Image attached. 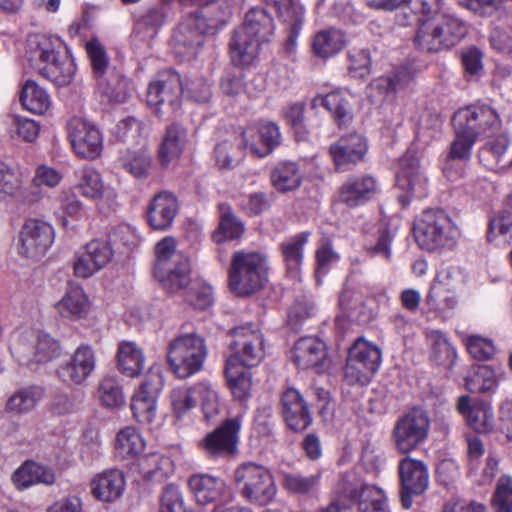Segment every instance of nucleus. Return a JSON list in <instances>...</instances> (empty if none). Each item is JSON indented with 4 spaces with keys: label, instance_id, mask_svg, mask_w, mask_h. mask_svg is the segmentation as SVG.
Wrapping results in <instances>:
<instances>
[{
    "label": "nucleus",
    "instance_id": "1",
    "mask_svg": "<svg viewBox=\"0 0 512 512\" xmlns=\"http://www.w3.org/2000/svg\"><path fill=\"white\" fill-rule=\"evenodd\" d=\"M231 4L226 0H209L187 17L174 34L177 53L196 56L205 34H214L231 16Z\"/></svg>",
    "mask_w": 512,
    "mask_h": 512
},
{
    "label": "nucleus",
    "instance_id": "2",
    "mask_svg": "<svg viewBox=\"0 0 512 512\" xmlns=\"http://www.w3.org/2000/svg\"><path fill=\"white\" fill-rule=\"evenodd\" d=\"M274 22L263 8H253L246 13L242 26L237 28L230 41V57L236 66H249L256 59L260 44L270 40Z\"/></svg>",
    "mask_w": 512,
    "mask_h": 512
},
{
    "label": "nucleus",
    "instance_id": "3",
    "mask_svg": "<svg viewBox=\"0 0 512 512\" xmlns=\"http://www.w3.org/2000/svg\"><path fill=\"white\" fill-rule=\"evenodd\" d=\"M59 42L44 34H31L27 38L26 56L30 66L57 85L71 82L75 74L73 60L57 51Z\"/></svg>",
    "mask_w": 512,
    "mask_h": 512
},
{
    "label": "nucleus",
    "instance_id": "4",
    "mask_svg": "<svg viewBox=\"0 0 512 512\" xmlns=\"http://www.w3.org/2000/svg\"><path fill=\"white\" fill-rule=\"evenodd\" d=\"M154 276L168 293L185 289L191 282V266L187 256L176 249L172 237H165L155 246Z\"/></svg>",
    "mask_w": 512,
    "mask_h": 512
},
{
    "label": "nucleus",
    "instance_id": "5",
    "mask_svg": "<svg viewBox=\"0 0 512 512\" xmlns=\"http://www.w3.org/2000/svg\"><path fill=\"white\" fill-rule=\"evenodd\" d=\"M413 235L419 247L436 251L453 248L460 230L445 211L428 209L414 221Z\"/></svg>",
    "mask_w": 512,
    "mask_h": 512
},
{
    "label": "nucleus",
    "instance_id": "6",
    "mask_svg": "<svg viewBox=\"0 0 512 512\" xmlns=\"http://www.w3.org/2000/svg\"><path fill=\"white\" fill-rule=\"evenodd\" d=\"M267 258L258 252L237 251L229 268V287L239 297L260 291L268 282Z\"/></svg>",
    "mask_w": 512,
    "mask_h": 512
},
{
    "label": "nucleus",
    "instance_id": "7",
    "mask_svg": "<svg viewBox=\"0 0 512 512\" xmlns=\"http://www.w3.org/2000/svg\"><path fill=\"white\" fill-rule=\"evenodd\" d=\"M234 482L240 496L255 505H267L273 501L277 487L273 475L265 466L244 462L234 470Z\"/></svg>",
    "mask_w": 512,
    "mask_h": 512
},
{
    "label": "nucleus",
    "instance_id": "8",
    "mask_svg": "<svg viewBox=\"0 0 512 512\" xmlns=\"http://www.w3.org/2000/svg\"><path fill=\"white\" fill-rule=\"evenodd\" d=\"M466 24L450 14H442L437 21L420 24L415 36L417 47L426 52H439L458 44L467 34Z\"/></svg>",
    "mask_w": 512,
    "mask_h": 512
},
{
    "label": "nucleus",
    "instance_id": "9",
    "mask_svg": "<svg viewBox=\"0 0 512 512\" xmlns=\"http://www.w3.org/2000/svg\"><path fill=\"white\" fill-rule=\"evenodd\" d=\"M430 426L429 413L421 407H413L400 415L391 431L396 451L407 455L417 450L428 439Z\"/></svg>",
    "mask_w": 512,
    "mask_h": 512
},
{
    "label": "nucleus",
    "instance_id": "10",
    "mask_svg": "<svg viewBox=\"0 0 512 512\" xmlns=\"http://www.w3.org/2000/svg\"><path fill=\"white\" fill-rule=\"evenodd\" d=\"M85 47L99 92L108 101L124 102L127 79L110 68L104 46L97 39H92L86 43Z\"/></svg>",
    "mask_w": 512,
    "mask_h": 512
},
{
    "label": "nucleus",
    "instance_id": "11",
    "mask_svg": "<svg viewBox=\"0 0 512 512\" xmlns=\"http://www.w3.org/2000/svg\"><path fill=\"white\" fill-rule=\"evenodd\" d=\"M206 356L204 339L191 333L170 342L167 358L174 373L179 378H187L201 370Z\"/></svg>",
    "mask_w": 512,
    "mask_h": 512
},
{
    "label": "nucleus",
    "instance_id": "12",
    "mask_svg": "<svg viewBox=\"0 0 512 512\" xmlns=\"http://www.w3.org/2000/svg\"><path fill=\"white\" fill-rule=\"evenodd\" d=\"M232 354L228 363L246 368L258 366L265 357V338L261 329L252 323L235 327L230 332Z\"/></svg>",
    "mask_w": 512,
    "mask_h": 512
},
{
    "label": "nucleus",
    "instance_id": "13",
    "mask_svg": "<svg viewBox=\"0 0 512 512\" xmlns=\"http://www.w3.org/2000/svg\"><path fill=\"white\" fill-rule=\"evenodd\" d=\"M54 236L50 223L34 218L26 220L19 233V255L31 260L40 259L53 244Z\"/></svg>",
    "mask_w": 512,
    "mask_h": 512
},
{
    "label": "nucleus",
    "instance_id": "14",
    "mask_svg": "<svg viewBox=\"0 0 512 512\" xmlns=\"http://www.w3.org/2000/svg\"><path fill=\"white\" fill-rule=\"evenodd\" d=\"M398 475L401 504L405 509H409L413 503L412 498L422 495L428 489L429 470L424 461L407 454L398 463Z\"/></svg>",
    "mask_w": 512,
    "mask_h": 512
},
{
    "label": "nucleus",
    "instance_id": "15",
    "mask_svg": "<svg viewBox=\"0 0 512 512\" xmlns=\"http://www.w3.org/2000/svg\"><path fill=\"white\" fill-rule=\"evenodd\" d=\"M163 384L159 369L151 367L131 400L133 416L139 423L151 424L155 420L157 398Z\"/></svg>",
    "mask_w": 512,
    "mask_h": 512
},
{
    "label": "nucleus",
    "instance_id": "16",
    "mask_svg": "<svg viewBox=\"0 0 512 512\" xmlns=\"http://www.w3.org/2000/svg\"><path fill=\"white\" fill-rule=\"evenodd\" d=\"M428 313L443 321L452 318L459 305L455 287L451 284V272L440 273L432 282L425 297Z\"/></svg>",
    "mask_w": 512,
    "mask_h": 512
},
{
    "label": "nucleus",
    "instance_id": "17",
    "mask_svg": "<svg viewBox=\"0 0 512 512\" xmlns=\"http://www.w3.org/2000/svg\"><path fill=\"white\" fill-rule=\"evenodd\" d=\"M183 84L179 74L173 70H164L157 74L148 87L147 103L159 112L161 106L172 111L180 106Z\"/></svg>",
    "mask_w": 512,
    "mask_h": 512
},
{
    "label": "nucleus",
    "instance_id": "18",
    "mask_svg": "<svg viewBox=\"0 0 512 512\" xmlns=\"http://www.w3.org/2000/svg\"><path fill=\"white\" fill-rule=\"evenodd\" d=\"M68 136L79 157L92 160L100 156L103 138L94 124L81 118H72L68 122Z\"/></svg>",
    "mask_w": 512,
    "mask_h": 512
},
{
    "label": "nucleus",
    "instance_id": "19",
    "mask_svg": "<svg viewBox=\"0 0 512 512\" xmlns=\"http://www.w3.org/2000/svg\"><path fill=\"white\" fill-rule=\"evenodd\" d=\"M241 428L239 417L226 420L221 426L208 433L200 442L204 453L212 458L226 457L237 450L238 433Z\"/></svg>",
    "mask_w": 512,
    "mask_h": 512
},
{
    "label": "nucleus",
    "instance_id": "20",
    "mask_svg": "<svg viewBox=\"0 0 512 512\" xmlns=\"http://www.w3.org/2000/svg\"><path fill=\"white\" fill-rule=\"evenodd\" d=\"M453 123L462 125L475 138L499 129L501 120L495 109L487 105L469 106L454 114Z\"/></svg>",
    "mask_w": 512,
    "mask_h": 512
},
{
    "label": "nucleus",
    "instance_id": "21",
    "mask_svg": "<svg viewBox=\"0 0 512 512\" xmlns=\"http://www.w3.org/2000/svg\"><path fill=\"white\" fill-rule=\"evenodd\" d=\"M96 357L89 345H80L70 358L61 364L57 375L66 384L81 385L95 369Z\"/></svg>",
    "mask_w": 512,
    "mask_h": 512
},
{
    "label": "nucleus",
    "instance_id": "22",
    "mask_svg": "<svg viewBox=\"0 0 512 512\" xmlns=\"http://www.w3.org/2000/svg\"><path fill=\"white\" fill-rule=\"evenodd\" d=\"M113 251L107 241L95 239L86 244L84 251L75 256L74 274L89 278L105 267L112 259Z\"/></svg>",
    "mask_w": 512,
    "mask_h": 512
},
{
    "label": "nucleus",
    "instance_id": "23",
    "mask_svg": "<svg viewBox=\"0 0 512 512\" xmlns=\"http://www.w3.org/2000/svg\"><path fill=\"white\" fill-rule=\"evenodd\" d=\"M293 358L302 369H314L317 373L324 372L329 366L325 343L316 337H302L294 345Z\"/></svg>",
    "mask_w": 512,
    "mask_h": 512
},
{
    "label": "nucleus",
    "instance_id": "24",
    "mask_svg": "<svg viewBox=\"0 0 512 512\" xmlns=\"http://www.w3.org/2000/svg\"><path fill=\"white\" fill-rule=\"evenodd\" d=\"M366 152V142L364 138L357 133L342 136L329 148V153L336 169L339 171L350 170L356 163L363 159Z\"/></svg>",
    "mask_w": 512,
    "mask_h": 512
},
{
    "label": "nucleus",
    "instance_id": "25",
    "mask_svg": "<svg viewBox=\"0 0 512 512\" xmlns=\"http://www.w3.org/2000/svg\"><path fill=\"white\" fill-rule=\"evenodd\" d=\"M378 191L377 180L371 175H354L347 178L339 189V201L355 208L371 200Z\"/></svg>",
    "mask_w": 512,
    "mask_h": 512
},
{
    "label": "nucleus",
    "instance_id": "26",
    "mask_svg": "<svg viewBox=\"0 0 512 512\" xmlns=\"http://www.w3.org/2000/svg\"><path fill=\"white\" fill-rule=\"evenodd\" d=\"M457 410L465 417L467 424L478 433H487L494 427L493 409L486 401H472L469 396L463 395L458 399Z\"/></svg>",
    "mask_w": 512,
    "mask_h": 512
},
{
    "label": "nucleus",
    "instance_id": "27",
    "mask_svg": "<svg viewBox=\"0 0 512 512\" xmlns=\"http://www.w3.org/2000/svg\"><path fill=\"white\" fill-rule=\"evenodd\" d=\"M282 414L293 431H303L312 422L309 407L303 396L294 388L286 389L281 397Z\"/></svg>",
    "mask_w": 512,
    "mask_h": 512
},
{
    "label": "nucleus",
    "instance_id": "28",
    "mask_svg": "<svg viewBox=\"0 0 512 512\" xmlns=\"http://www.w3.org/2000/svg\"><path fill=\"white\" fill-rule=\"evenodd\" d=\"M134 473H138L146 481H163L174 471V464L170 457L151 452L140 455L130 467Z\"/></svg>",
    "mask_w": 512,
    "mask_h": 512
},
{
    "label": "nucleus",
    "instance_id": "29",
    "mask_svg": "<svg viewBox=\"0 0 512 512\" xmlns=\"http://www.w3.org/2000/svg\"><path fill=\"white\" fill-rule=\"evenodd\" d=\"M400 170L397 174L399 187L412 196L421 198L426 195L427 180L420 173L419 160L414 153L408 151L399 160Z\"/></svg>",
    "mask_w": 512,
    "mask_h": 512
},
{
    "label": "nucleus",
    "instance_id": "30",
    "mask_svg": "<svg viewBox=\"0 0 512 512\" xmlns=\"http://www.w3.org/2000/svg\"><path fill=\"white\" fill-rule=\"evenodd\" d=\"M125 488V479L118 469H109L93 477L90 482L92 495L102 502H113L118 499Z\"/></svg>",
    "mask_w": 512,
    "mask_h": 512
},
{
    "label": "nucleus",
    "instance_id": "31",
    "mask_svg": "<svg viewBox=\"0 0 512 512\" xmlns=\"http://www.w3.org/2000/svg\"><path fill=\"white\" fill-rule=\"evenodd\" d=\"M178 211L176 197L169 192L154 196L148 208V222L155 230H165L171 226Z\"/></svg>",
    "mask_w": 512,
    "mask_h": 512
},
{
    "label": "nucleus",
    "instance_id": "32",
    "mask_svg": "<svg viewBox=\"0 0 512 512\" xmlns=\"http://www.w3.org/2000/svg\"><path fill=\"white\" fill-rule=\"evenodd\" d=\"M187 129L179 124L168 125L158 149V158L162 166H168L180 157L187 143Z\"/></svg>",
    "mask_w": 512,
    "mask_h": 512
},
{
    "label": "nucleus",
    "instance_id": "33",
    "mask_svg": "<svg viewBox=\"0 0 512 512\" xmlns=\"http://www.w3.org/2000/svg\"><path fill=\"white\" fill-rule=\"evenodd\" d=\"M375 487L366 483L358 472L348 471L340 477L333 494L342 500L344 506L352 508L356 501L359 503L365 498V492Z\"/></svg>",
    "mask_w": 512,
    "mask_h": 512
},
{
    "label": "nucleus",
    "instance_id": "34",
    "mask_svg": "<svg viewBox=\"0 0 512 512\" xmlns=\"http://www.w3.org/2000/svg\"><path fill=\"white\" fill-rule=\"evenodd\" d=\"M510 140L506 134L489 139L479 150L480 162L490 170H502L512 166L508 157Z\"/></svg>",
    "mask_w": 512,
    "mask_h": 512
},
{
    "label": "nucleus",
    "instance_id": "35",
    "mask_svg": "<svg viewBox=\"0 0 512 512\" xmlns=\"http://www.w3.org/2000/svg\"><path fill=\"white\" fill-rule=\"evenodd\" d=\"M188 485L196 501L201 505L218 500L225 489V482L222 479L209 474L190 476Z\"/></svg>",
    "mask_w": 512,
    "mask_h": 512
},
{
    "label": "nucleus",
    "instance_id": "36",
    "mask_svg": "<svg viewBox=\"0 0 512 512\" xmlns=\"http://www.w3.org/2000/svg\"><path fill=\"white\" fill-rule=\"evenodd\" d=\"M55 308L63 318L78 320L88 312V297L80 286L71 285L64 296L56 303Z\"/></svg>",
    "mask_w": 512,
    "mask_h": 512
},
{
    "label": "nucleus",
    "instance_id": "37",
    "mask_svg": "<svg viewBox=\"0 0 512 512\" xmlns=\"http://www.w3.org/2000/svg\"><path fill=\"white\" fill-rule=\"evenodd\" d=\"M247 145L245 133L241 138L234 135L219 141L214 147L215 165L220 170L233 169L242 159L243 147Z\"/></svg>",
    "mask_w": 512,
    "mask_h": 512
},
{
    "label": "nucleus",
    "instance_id": "38",
    "mask_svg": "<svg viewBox=\"0 0 512 512\" xmlns=\"http://www.w3.org/2000/svg\"><path fill=\"white\" fill-rule=\"evenodd\" d=\"M143 349L133 341H121L117 349L118 369L127 377H137L144 369Z\"/></svg>",
    "mask_w": 512,
    "mask_h": 512
},
{
    "label": "nucleus",
    "instance_id": "39",
    "mask_svg": "<svg viewBox=\"0 0 512 512\" xmlns=\"http://www.w3.org/2000/svg\"><path fill=\"white\" fill-rule=\"evenodd\" d=\"M18 489H26L35 484L52 485L55 482L54 472L33 461L22 464L12 476Z\"/></svg>",
    "mask_w": 512,
    "mask_h": 512
},
{
    "label": "nucleus",
    "instance_id": "40",
    "mask_svg": "<svg viewBox=\"0 0 512 512\" xmlns=\"http://www.w3.org/2000/svg\"><path fill=\"white\" fill-rule=\"evenodd\" d=\"M270 179L278 192L286 193L297 190L301 186L303 172L296 162L282 161L272 169Z\"/></svg>",
    "mask_w": 512,
    "mask_h": 512
},
{
    "label": "nucleus",
    "instance_id": "41",
    "mask_svg": "<svg viewBox=\"0 0 512 512\" xmlns=\"http://www.w3.org/2000/svg\"><path fill=\"white\" fill-rule=\"evenodd\" d=\"M121 167L136 179H146L153 169V158L145 147L126 149L119 156Z\"/></svg>",
    "mask_w": 512,
    "mask_h": 512
},
{
    "label": "nucleus",
    "instance_id": "42",
    "mask_svg": "<svg viewBox=\"0 0 512 512\" xmlns=\"http://www.w3.org/2000/svg\"><path fill=\"white\" fill-rule=\"evenodd\" d=\"M275 7L279 18L287 25L288 45L293 48L296 46L303 24V8L294 0H275Z\"/></svg>",
    "mask_w": 512,
    "mask_h": 512
},
{
    "label": "nucleus",
    "instance_id": "43",
    "mask_svg": "<svg viewBox=\"0 0 512 512\" xmlns=\"http://www.w3.org/2000/svg\"><path fill=\"white\" fill-rule=\"evenodd\" d=\"M44 397L39 386H27L18 389L6 401L5 410L15 415L31 412Z\"/></svg>",
    "mask_w": 512,
    "mask_h": 512
},
{
    "label": "nucleus",
    "instance_id": "44",
    "mask_svg": "<svg viewBox=\"0 0 512 512\" xmlns=\"http://www.w3.org/2000/svg\"><path fill=\"white\" fill-rule=\"evenodd\" d=\"M426 339L430 345V357L437 365L451 368L456 361V351L448 341L446 335L440 330H427Z\"/></svg>",
    "mask_w": 512,
    "mask_h": 512
},
{
    "label": "nucleus",
    "instance_id": "45",
    "mask_svg": "<svg viewBox=\"0 0 512 512\" xmlns=\"http://www.w3.org/2000/svg\"><path fill=\"white\" fill-rule=\"evenodd\" d=\"M411 81V72L407 68H402L375 79L368 90L377 91L383 98H392L397 92L405 89Z\"/></svg>",
    "mask_w": 512,
    "mask_h": 512
},
{
    "label": "nucleus",
    "instance_id": "46",
    "mask_svg": "<svg viewBox=\"0 0 512 512\" xmlns=\"http://www.w3.org/2000/svg\"><path fill=\"white\" fill-rule=\"evenodd\" d=\"M75 189L82 197L92 201L102 199L106 191L101 174L90 166H85L78 172Z\"/></svg>",
    "mask_w": 512,
    "mask_h": 512
},
{
    "label": "nucleus",
    "instance_id": "47",
    "mask_svg": "<svg viewBox=\"0 0 512 512\" xmlns=\"http://www.w3.org/2000/svg\"><path fill=\"white\" fill-rule=\"evenodd\" d=\"M20 102L25 109L35 114H44L51 106L49 94L32 80L25 82Z\"/></svg>",
    "mask_w": 512,
    "mask_h": 512
},
{
    "label": "nucleus",
    "instance_id": "48",
    "mask_svg": "<svg viewBox=\"0 0 512 512\" xmlns=\"http://www.w3.org/2000/svg\"><path fill=\"white\" fill-rule=\"evenodd\" d=\"M32 348L33 352L26 356V359L24 360L25 364H29L31 362L46 363L58 357L61 353L59 342L44 332L36 334L35 339L32 342Z\"/></svg>",
    "mask_w": 512,
    "mask_h": 512
},
{
    "label": "nucleus",
    "instance_id": "49",
    "mask_svg": "<svg viewBox=\"0 0 512 512\" xmlns=\"http://www.w3.org/2000/svg\"><path fill=\"white\" fill-rule=\"evenodd\" d=\"M345 45L344 34L337 29L318 32L313 39L312 49L316 56L328 58L337 54Z\"/></svg>",
    "mask_w": 512,
    "mask_h": 512
},
{
    "label": "nucleus",
    "instance_id": "50",
    "mask_svg": "<svg viewBox=\"0 0 512 512\" xmlns=\"http://www.w3.org/2000/svg\"><path fill=\"white\" fill-rule=\"evenodd\" d=\"M245 367L226 362L225 374L234 398L242 401L250 396L252 389L251 373Z\"/></svg>",
    "mask_w": 512,
    "mask_h": 512
},
{
    "label": "nucleus",
    "instance_id": "51",
    "mask_svg": "<svg viewBox=\"0 0 512 512\" xmlns=\"http://www.w3.org/2000/svg\"><path fill=\"white\" fill-rule=\"evenodd\" d=\"M145 448V441L137 429L125 427L117 434L116 450L122 458H135L141 455Z\"/></svg>",
    "mask_w": 512,
    "mask_h": 512
},
{
    "label": "nucleus",
    "instance_id": "52",
    "mask_svg": "<svg viewBox=\"0 0 512 512\" xmlns=\"http://www.w3.org/2000/svg\"><path fill=\"white\" fill-rule=\"evenodd\" d=\"M321 478L322 474L320 472L312 475L283 473L282 486L292 494H310L318 490Z\"/></svg>",
    "mask_w": 512,
    "mask_h": 512
},
{
    "label": "nucleus",
    "instance_id": "53",
    "mask_svg": "<svg viewBox=\"0 0 512 512\" xmlns=\"http://www.w3.org/2000/svg\"><path fill=\"white\" fill-rule=\"evenodd\" d=\"M326 109L331 113L339 128L348 127L352 123V106L340 91H332L327 94Z\"/></svg>",
    "mask_w": 512,
    "mask_h": 512
},
{
    "label": "nucleus",
    "instance_id": "54",
    "mask_svg": "<svg viewBox=\"0 0 512 512\" xmlns=\"http://www.w3.org/2000/svg\"><path fill=\"white\" fill-rule=\"evenodd\" d=\"M465 386L471 393L490 392L497 386L495 372L487 365L477 366L466 377Z\"/></svg>",
    "mask_w": 512,
    "mask_h": 512
},
{
    "label": "nucleus",
    "instance_id": "55",
    "mask_svg": "<svg viewBox=\"0 0 512 512\" xmlns=\"http://www.w3.org/2000/svg\"><path fill=\"white\" fill-rule=\"evenodd\" d=\"M309 233L302 232L281 244V250L288 270L297 271L302 263L303 248L307 243Z\"/></svg>",
    "mask_w": 512,
    "mask_h": 512
},
{
    "label": "nucleus",
    "instance_id": "56",
    "mask_svg": "<svg viewBox=\"0 0 512 512\" xmlns=\"http://www.w3.org/2000/svg\"><path fill=\"white\" fill-rule=\"evenodd\" d=\"M221 219L218 231L214 234L217 242L224 239L233 240L239 238L244 232L243 223L235 217L230 210L229 206L225 204L220 205Z\"/></svg>",
    "mask_w": 512,
    "mask_h": 512
},
{
    "label": "nucleus",
    "instance_id": "57",
    "mask_svg": "<svg viewBox=\"0 0 512 512\" xmlns=\"http://www.w3.org/2000/svg\"><path fill=\"white\" fill-rule=\"evenodd\" d=\"M405 5L417 17L421 24L424 22L437 21L444 13L443 0H406Z\"/></svg>",
    "mask_w": 512,
    "mask_h": 512
},
{
    "label": "nucleus",
    "instance_id": "58",
    "mask_svg": "<svg viewBox=\"0 0 512 512\" xmlns=\"http://www.w3.org/2000/svg\"><path fill=\"white\" fill-rule=\"evenodd\" d=\"M455 139L450 145L449 159L468 160L471 156V149L476 139L471 132H468L462 125L454 123Z\"/></svg>",
    "mask_w": 512,
    "mask_h": 512
},
{
    "label": "nucleus",
    "instance_id": "59",
    "mask_svg": "<svg viewBox=\"0 0 512 512\" xmlns=\"http://www.w3.org/2000/svg\"><path fill=\"white\" fill-rule=\"evenodd\" d=\"M7 132L11 139L33 142L38 136L39 127L33 120L14 115L7 122Z\"/></svg>",
    "mask_w": 512,
    "mask_h": 512
},
{
    "label": "nucleus",
    "instance_id": "60",
    "mask_svg": "<svg viewBox=\"0 0 512 512\" xmlns=\"http://www.w3.org/2000/svg\"><path fill=\"white\" fill-rule=\"evenodd\" d=\"M194 393H196L201 400V406L206 421L211 422L220 411L217 391L209 383H198L194 386Z\"/></svg>",
    "mask_w": 512,
    "mask_h": 512
},
{
    "label": "nucleus",
    "instance_id": "61",
    "mask_svg": "<svg viewBox=\"0 0 512 512\" xmlns=\"http://www.w3.org/2000/svg\"><path fill=\"white\" fill-rule=\"evenodd\" d=\"M99 398L107 408H118L125 404V395L118 380L114 377L104 378L98 388Z\"/></svg>",
    "mask_w": 512,
    "mask_h": 512
},
{
    "label": "nucleus",
    "instance_id": "62",
    "mask_svg": "<svg viewBox=\"0 0 512 512\" xmlns=\"http://www.w3.org/2000/svg\"><path fill=\"white\" fill-rule=\"evenodd\" d=\"M258 133L263 147L259 149L254 144H251L250 149L254 154L263 157L279 145L281 134L278 126L272 122L261 123Z\"/></svg>",
    "mask_w": 512,
    "mask_h": 512
},
{
    "label": "nucleus",
    "instance_id": "63",
    "mask_svg": "<svg viewBox=\"0 0 512 512\" xmlns=\"http://www.w3.org/2000/svg\"><path fill=\"white\" fill-rule=\"evenodd\" d=\"M348 353L355 359L361 360L365 365L375 370L379 369L381 352L377 346L359 338L354 342Z\"/></svg>",
    "mask_w": 512,
    "mask_h": 512
},
{
    "label": "nucleus",
    "instance_id": "64",
    "mask_svg": "<svg viewBox=\"0 0 512 512\" xmlns=\"http://www.w3.org/2000/svg\"><path fill=\"white\" fill-rule=\"evenodd\" d=\"M492 505L496 512H512V478L510 476L499 478Z\"/></svg>",
    "mask_w": 512,
    "mask_h": 512
}]
</instances>
